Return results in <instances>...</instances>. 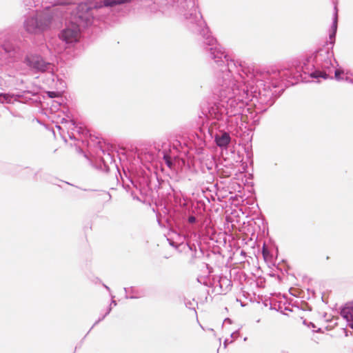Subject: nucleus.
I'll list each match as a JSON object with an SVG mask.
<instances>
[{
    "label": "nucleus",
    "mask_w": 353,
    "mask_h": 353,
    "mask_svg": "<svg viewBox=\"0 0 353 353\" xmlns=\"http://www.w3.org/2000/svg\"><path fill=\"white\" fill-rule=\"evenodd\" d=\"M190 16L192 17V21L196 25L194 31L203 34V36H206L205 43L210 46L208 49L210 51V57L212 59H214V62L218 65L221 63H224V59H226V56L225 55L224 52L221 50V46L216 43V41L214 38L208 34V30L201 13L194 9V13H191Z\"/></svg>",
    "instance_id": "obj_4"
},
{
    "label": "nucleus",
    "mask_w": 353,
    "mask_h": 353,
    "mask_svg": "<svg viewBox=\"0 0 353 353\" xmlns=\"http://www.w3.org/2000/svg\"><path fill=\"white\" fill-rule=\"evenodd\" d=\"M105 288L106 289L109 290V288H108V286L105 285Z\"/></svg>",
    "instance_id": "obj_19"
},
{
    "label": "nucleus",
    "mask_w": 353,
    "mask_h": 353,
    "mask_svg": "<svg viewBox=\"0 0 353 353\" xmlns=\"http://www.w3.org/2000/svg\"><path fill=\"white\" fill-rule=\"evenodd\" d=\"M112 303H113L114 305H116V302H115V301H112Z\"/></svg>",
    "instance_id": "obj_18"
},
{
    "label": "nucleus",
    "mask_w": 353,
    "mask_h": 353,
    "mask_svg": "<svg viewBox=\"0 0 353 353\" xmlns=\"http://www.w3.org/2000/svg\"><path fill=\"white\" fill-rule=\"evenodd\" d=\"M188 221L190 223H193L196 221V218L193 216H191L188 218Z\"/></svg>",
    "instance_id": "obj_15"
},
{
    "label": "nucleus",
    "mask_w": 353,
    "mask_h": 353,
    "mask_svg": "<svg viewBox=\"0 0 353 353\" xmlns=\"http://www.w3.org/2000/svg\"><path fill=\"white\" fill-rule=\"evenodd\" d=\"M14 99V96L9 94H0V103H11Z\"/></svg>",
    "instance_id": "obj_10"
},
{
    "label": "nucleus",
    "mask_w": 353,
    "mask_h": 353,
    "mask_svg": "<svg viewBox=\"0 0 353 353\" xmlns=\"http://www.w3.org/2000/svg\"><path fill=\"white\" fill-rule=\"evenodd\" d=\"M103 6H105L103 0H88L78 5L59 6L67 8L62 15L57 19V23L61 18H64L66 21L65 28L60 32L59 38L66 43L76 42L79 38L80 27L92 24L96 9Z\"/></svg>",
    "instance_id": "obj_2"
},
{
    "label": "nucleus",
    "mask_w": 353,
    "mask_h": 353,
    "mask_svg": "<svg viewBox=\"0 0 353 353\" xmlns=\"http://www.w3.org/2000/svg\"><path fill=\"white\" fill-rule=\"evenodd\" d=\"M341 316L349 322V326L353 329V301L347 303L341 312Z\"/></svg>",
    "instance_id": "obj_6"
},
{
    "label": "nucleus",
    "mask_w": 353,
    "mask_h": 353,
    "mask_svg": "<svg viewBox=\"0 0 353 353\" xmlns=\"http://www.w3.org/2000/svg\"><path fill=\"white\" fill-rule=\"evenodd\" d=\"M132 0H103V4L108 6H113L117 4H121L130 2Z\"/></svg>",
    "instance_id": "obj_9"
},
{
    "label": "nucleus",
    "mask_w": 353,
    "mask_h": 353,
    "mask_svg": "<svg viewBox=\"0 0 353 353\" xmlns=\"http://www.w3.org/2000/svg\"><path fill=\"white\" fill-rule=\"evenodd\" d=\"M48 94L50 98H54L58 96V93H57L55 92H48Z\"/></svg>",
    "instance_id": "obj_14"
},
{
    "label": "nucleus",
    "mask_w": 353,
    "mask_h": 353,
    "mask_svg": "<svg viewBox=\"0 0 353 353\" xmlns=\"http://www.w3.org/2000/svg\"><path fill=\"white\" fill-rule=\"evenodd\" d=\"M61 123L63 124V123H65V124H72V121H69L66 119H63L62 121H61Z\"/></svg>",
    "instance_id": "obj_16"
},
{
    "label": "nucleus",
    "mask_w": 353,
    "mask_h": 353,
    "mask_svg": "<svg viewBox=\"0 0 353 353\" xmlns=\"http://www.w3.org/2000/svg\"><path fill=\"white\" fill-rule=\"evenodd\" d=\"M57 128L59 129V130H61V127L60 125H57Z\"/></svg>",
    "instance_id": "obj_17"
},
{
    "label": "nucleus",
    "mask_w": 353,
    "mask_h": 353,
    "mask_svg": "<svg viewBox=\"0 0 353 353\" xmlns=\"http://www.w3.org/2000/svg\"><path fill=\"white\" fill-rule=\"evenodd\" d=\"M350 73L348 71H345L342 68H337L334 72V77L337 81H346V74Z\"/></svg>",
    "instance_id": "obj_8"
},
{
    "label": "nucleus",
    "mask_w": 353,
    "mask_h": 353,
    "mask_svg": "<svg viewBox=\"0 0 353 353\" xmlns=\"http://www.w3.org/2000/svg\"><path fill=\"white\" fill-rule=\"evenodd\" d=\"M346 82L353 84V74H346Z\"/></svg>",
    "instance_id": "obj_13"
},
{
    "label": "nucleus",
    "mask_w": 353,
    "mask_h": 353,
    "mask_svg": "<svg viewBox=\"0 0 353 353\" xmlns=\"http://www.w3.org/2000/svg\"><path fill=\"white\" fill-rule=\"evenodd\" d=\"M227 65L217 75L221 97L228 98L232 103L233 98L243 101L248 99L249 92H256L250 83L252 74H247L241 62L226 59Z\"/></svg>",
    "instance_id": "obj_1"
},
{
    "label": "nucleus",
    "mask_w": 353,
    "mask_h": 353,
    "mask_svg": "<svg viewBox=\"0 0 353 353\" xmlns=\"http://www.w3.org/2000/svg\"><path fill=\"white\" fill-rule=\"evenodd\" d=\"M214 139L216 145L221 148H226L230 142V137L228 132L217 134Z\"/></svg>",
    "instance_id": "obj_7"
},
{
    "label": "nucleus",
    "mask_w": 353,
    "mask_h": 353,
    "mask_svg": "<svg viewBox=\"0 0 353 353\" xmlns=\"http://www.w3.org/2000/svg\"><path fill=\"white\" fill-rule=\"evenodd\" d=\"M336 29H337V14L335 13L334 18V22H333V25H332L333 32L330 35V39H332L333 38H334L335 34H336Z\"/></svg>",
    "instance_id": "obj_11"
},
{
    "label": "nucleus",
    "mask_w": 353,
    "mask_h": 353,
    "mask_svg": "<svg viewBox=\"0 0 353 353\" xmlns=\"http://www.w3.org/2000/svg\"><path fill=\"white\" fill-rule=\"evenodd\" d=\"M311 77L313 78H319V77H322L323 79L327 78V75L326 74V73L324 72H321V71H315L314 72H312L311 74Z\"/></svg>",
    "instance_id": "obj_12"
},
{
    "label": "nucleus",
    "mask_w": 353,
    "mask_h": 353,
    "mask_svg": "<svg viewBox=\"0 0 353 353\" xmlns=\"http://www.w3.org/2000/svg\"><path fill=\"white\" fill-rule=\"evenodd\" d=\"M66 8L53 6L37 11L34 14L25 19L23 28L29 34H41L57 24V19L62 15Z\"/></svg>",
    "instance_id": "obj_3"
},
{
    "label": "nucleus",
    "mask_w": 353,
    "mask_h": 353,
    "mask_svg": "<svg viewBox=\"0 0 353 353\" xmlns=\"http://www.w3.org/2000/svg\"><path fill=\"white\" fill-rule=\"evenodd\" d=\"M228 339H226L225 341V343H228Z\"/></svg>",
    "instance_id": "obj_20"
},
{
    "label": "nucleus",
    "mask_w": 353,
    "mask_h": 353,
    "mask_svg": "<svg viewBox=\"0 0 353 353\" xmlns=\"http://www.w3.org/2000/svg\"><path fill=\"white\" fill-rule=\"evenodd\" d=\"M26 63L31 69L36 71H48L52 70V65L50 63L46 62L43 58L39 55H30L26 59Z\"/></svg>",
    "instance_id": "obj_5"
}]
</instances>
